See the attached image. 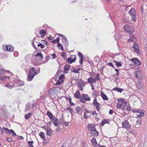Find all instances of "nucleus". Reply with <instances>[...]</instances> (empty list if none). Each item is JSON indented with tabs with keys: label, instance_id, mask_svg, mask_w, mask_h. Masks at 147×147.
I'll list each match as a JSON object with an SVG mask.
<instances>
[{
	"label": "nucleus",
	"instance_id": "f257e3e1",
	"mask_svg": "<svg viewBox=\"0 0 147 147\" xmlns=\"http://www.w3.org/2000/svg\"><path fill=\"white\" fill-rule=\"evenodd\" d=\"M126 31L129 33L130 34H132L134 32V30L133 28L127 25H125L123 28Z\"/></svg>",
	"mask_w": 147,
	"mask_h": 147
},
{
	"label": "nucleus",
	"instance_id": "f03ea898",
	"mask_svg": "<svg viewBox=\"0 0 147 147\" xmlns=\"http://www.w3.org/2000/svg\"><path fill=\"white\" fill-rule=\"evenodd\" d=\"M77 84L80 90H82V87H84L85 85V82L81 79L77 82Z\"/></svg>",
	"mask_w": 147,
	"mask_h": 147
},
{
	"label": "nucleus",
	"instance_id": "7ed1b4c3",
	"mask_svg": "<svg viewBox=\"0 0 147 147\" xmlns=\"http://www.w3.org/2000/svg\"><path fill=\"white\" fill-rule=\"evenodd\" d=\"M122 127L124 128L127 129H131V125L129 124L128 121L126 120H125L122 123Z\"/></svg>",
	"mask_w": 147,
	"mask_h": 147
},
{
	"label": "nucleus",
	"instance_id": "20e7f679",
	"mask_svg": "<svg viewBox=\"0 0 147 147\" xmlns=\"http://www.w3.org/2000/svg\"><path fill=\"white\" fill-rule=\"evenodd\" d=\"M76 59V56L74 55H71L70 57L68 58L67 60L68 62L70 63H71L75 62Z\"/></svg>",
	"mask_w": 147,
	"mask_h": 147
},
{
	"label": "nucleus",
	"instance_id": "39448f33",
	"mask_svg": "<svg viewBox=\"0 0 147 147\" xmlns=\"http://www.w3.org/2000/svg\"><path fill=\"white\" fill-rule=\"evenodd\" d=\"M130 60L134 63V64L137 65H141L140 61L137 58H133Z\"/></svg>",
	"mask_w": 147,
	"mask_h": 147
},
{
	"label": "nucleus",
	"instance_id": "423d86ee",
	"mask_svg": "<svg viewBox=\"0 0 147 147\" xmlns=\"http://www.w3.org/2000/svg\"><path fill=\"white\" fill-rule=\"evenodd\" d=\"M132 47L134 49V51L135 52L138 54H139L140 53V51L139 50V46H138V45L137 44L136 42L134 43V45L132 46Z\"/></svg>",
	"mask_w": 147,
	"mask_h": 147
},
{
	"label": "nucleus",
	"instance_id": "0eeeda50",
	"mask_svg": "<svg viewBox=\"0 0 147 147\" xmlns=\"http://www.w3.org/2000/svg\"><path fill=\"white\" fill-rule=\"evenodd\" d=\"M14 85L16 84V85L18 86H22L24 85V82L23 81L20 80H15L14 82Z\"/></svg>",
	"mask_w": 147,
	"mask_h": 147
},
{
	"label": "nucleus",
	"instance_id": "6e6552de",
	"mask_svg": "<svg viewBox=\"0 0 147 147\" xmlns=\"http://www.w3.org/2000/svg\"><path fill=\"white\" fill-rule=\"evenodd\" d=\"M144 113L142 110H138L136 112L137 117L138 118H141L144 115Z\"/></svg>",
	"mask_w": 147,
	"mask_h": 147
},
{
	"label": "nucleus",
	"instance_id": "1a4fd4ad",
	"mask_svg": "<svg viewBox=\"0 0 147 147\" xmlns=\"http://www.w3.org/2000/svg\"><path fill=\"white\" fill-rule=\"evenodd\" d=\"M35 56L37 58V60L39 61H41L43 59V55L41 53H38Z\"/></svg>",
	"mask_w": 147,
	"mask_h": 147
},
{
	"label": "nucleus",
	"instance_id": "9d476101",
	"mask_svg": "<svg viewBox=\"0 0 147 147\" xmlns=\"http://www.w3.org/2000/svg\"><path fill=\"white\" fill-rule=\"evenodd\" d=\"M82 98L84 99L85 101H90V98L87 94H83L82 95Z\"/></svg>",
	"mask_w": 147,
	"mask_h": 147
},
{
	"label": "nucleus",
	"instance_id": "9b49d317",
	"mask_svg": "<svg viewBox=\"0 0 147 147\" xmlns=\"http://www.w3.org/2000/svg\"><path fill=\"white\" fill-rule=\"evenodd\" d=\"M90 136L92 137L94 136H97L98 135L99 133L98 131H96V129H95V130H94L93 131L90 132Z\"/></svg>",
	"mask_w": 147,
	"mask_h": 147
},
{
	"label": "nucleus",
	"instance_id": "f8f14e48",
	"mask_svg": "<svg viewBox=\"0 0 147 147\" xmlns=\"http://www.w3.org/2000/svg\"><path fill=\"white\" fill-rule=\"evenodd\" d=\"M52 130L51 128H48L46 130L47 135L49 136H51L52 134Z\"/></svg>",
	"mask_w": 147,
	"mask_h": 147
},
{
	"label": "nucleus",
	"instance_id": "ddd939ff",
	"mask_svg": "<svg viewBox=\"0 0 147 147\" xmlns=\"http://www.w3.org/2000/svg\"><path fill=\"white\" fill-rule=\"evenodd\" d=\"M88 130L91 131V132L93 131L94 130H95L96 129L94 126L93 125L91 124L88 125Z\"/></svg>",
	"mask_w": 147,
	"mask_h": 147
},
{
	"label": "nucleus",
	"instance_id": "4468645a",
	"mask_svg": "<svg viewBox=\"0 0 147 147\" xmlns=\"http://www.w3.org/2000/svg\"><path fill=\"white\" fill-rule=\"evenodd\" d=\"M78 55L79 57H80L79 63L80 64H82L83 63V61L84 60V58L83 56V55L80 52H78Z\"/></svg>",
	"mask_w": 147,
	"mask_h": 147
},
{
	"label": "nucleus",
	"instance_id": "2eb2a0df",
	"mask_svg": "<svg viewBox=\"0 0 147 147\" xmlns=\"http://www.w3.org/2000/svg\"><path fill=\"white\" fill-rule=\"evenodd\" d=\"M129 13L130 16L136 14V13L134 9L131 8L129 11Z\"/></svg>",
	"mask_w": 147,
	"mask_h": 147
},
{
	"label": "nucleus",
	"instance_id": "dca6fc26",
	"mask_svg": "<svg viewBox=\"0 0 147 147\" xmlns=\"http://www.w3.org/2000/svg\"><path fill=\"white\" fill-rule=\"evenodd\" d=\"M3 129H4V131L7 134H12L13 132V131L12 129L9 130L7 128H6L5 127H3Z\"/></svg>",
	"mask_w": 147,
	"mask_h": 147
},
{
	"label": "nucleus",
	"instance_id": "f3484780",
	"mask_svg": "<svg viewBox=\"0 0 147 147\" xmlns=\"http://www.w3.org/2000/svg\"><path fill=\"white\" fill-rule=\"evenodd\" d=\"M91 142L92 145L95 147H96L98 146V144L96 141V139L94 138H93L91 140Z\"/></svg>",
	"mask_w": 147,
	"mask_h": 147
},
{
	"label": "nucleus",
	"instance_id": "a211bd4d",
	"mask_svg": "<svg viewBox=\"0 0 147 147\" xmlns=\"http://www.w3.org/2000/svg\"><path fill=\"white\" fill-rule=\"evenodd\" d=\"M30 74L28 75V77L27 78V80L29 81H31L33 78L34 76L35 75V74L30 73Z\"/></svg>",
	"mask_w": 147,
	"mask_h": 147
},
{
	"label": "nucleus",
	"instance_id": "6ab92c4d",
	"mask_svg": "<svg viewBox=\"0 0 147 147\" xmlns=\"http://www.w3.org/2000/svg\"><path fill=\"white\" fill-rule=\"evenodd\" d=\"M70 68V67L68 65H66L64 67V72L65 73H67L69 69Z\"/></svg>",
	"mask_w": 147,
	"mask_h": 147
},
{
	"label": "nucleus",
	"instance_id": "aec40b11",
	"mask_svg": "<svg viewBox=\"0 0 147 147\" xmlns=\"http://www.w3.org/2000/svg\"><path fill=\"white\" fill-rule=\"evenodd\" d=\"M74 96L76 98L80 99L81 96L79 90H78L75 93Z\"/></svg>",
	"mask_w": 147,
	"mask_h": 147
},
{
	"label": "nucleus",
	"instance_id": "412c9836",
	"mask_svg": "<svg viewBox=\"0 0 147 147\" xmlns=\"http://www.w3.org/2000/svg\"><path fill=\"white\" fill-rule=\"evenodd\" d=\"M7 51L12 52L14 50V48L12 46L9 45H7Z\"/></svg>",
	"mask_w": 147,
	"mask_h": 147
},
{
	"label": "nucleus",
	"instance_id": "4be33fe9",
	"mask_svg": "<svg viewBox=\"0 0 147 147\" xmlns=\"http://www.w3.org/2000/svg\"><path fill=\"white\" fill-rule=\"evenodd\" d=\"M101 96L104 100H108V98L107 96L105 94H104L103 92H101Z\"/></svg>",
	"mask_w": 147,
	"mask_h": 147
},
{
	"label": "nucleus",
	"instance_id": "5701e85b",
	"mask_svg": "<svg viewBox=\"0 0 147 147\" xmlns=\"http://www.w3.org/2000/svg\"><path fill=\"white\" fill-rule=\"evenodd\" d=\"M39 34L41 35V37H43L45 36L46 34V31L44 30H42L39 31Z\"/></svg>",
	"mask_w": 147,
	"mask_h": 147
},
{
	"label": "nucleus",
	"instance_id": "b1692460",
	"mask_svg": "<svg viewBox=\"0 0 147 147\" xmlns=\"http://www.w3.org/2000/svg\"><path fill=\"white\" fill-rule=\"evenodd\" d=\"M40 134L39 135L40 138L44 140H46L45 137V133L42 132H40Z\"/></svg>",
	"mask_w": 147,
	"mask_h": 147
},
{
	"label": "nucleus",
	"instance_id": "393cba45",
	"mask_svg": "<svg viewBox=\"0 0 147 147\" xmlns=\"http://www.w3.org/2000/svg\"><path fill=\"white\" fill-rule=\"evenodd\" d=\"M76 112L78 114L81 115L82 113V109L80 107H77L76 108Z\"/></svg>",
	"mask_w": 147,
	"mask_h": 147
},
{
	"label": "nucleus",
	"instance_id": "a878e982",
	"mask_svg": "<svg viewBox=\"0 0 147 147\" xmlns=\"http://www.w3.org/2000/svg\"><path fill=\"white\" fill-rule=\"evenodd\" d=\"M33 141H29L28 142V145L29 147H34L33 145L34 143Z\"/></svg>",
	"mask_w": 147,
	"mask_h": 147
},
{
	"label": "nucleus",
	"instance_id": "bb28decb",
	"mask_svg": "<svg viewBox=\"0 0 147 147\" xmlns=\"http://www.w3.org/2000/svg\"><path fill=\"white\" fill-rule=\"evenodd\" d=\"M122 20L124 23H127L130 22V21H129L127 20V17L124 16Z\"/></svg>",
	"mask_w": 147,
	"mask_h": 147
},
{
	"label": "nucleus",
	"instance_id": "cd10ccee",
	"mask_svg": "<svg viewBox=\"0 0 147 147\" xmlns=\"http://www.w3.org/2000/svg\"><path fill=\"white\" fill-rule=\"evenodd\" d=\"M115 91H117L118 92H122V91L123 90V89L119 88H115L113 89Z\"/></svg>",
	"mask_w": 147,
	"mask_h": 147
},
{
	"label": "nucleus",
	"instance_id": "c85d7f7f",
	"mask_svg": "<svg viewBox=\"0 0 147 147\" xmlns=\"http://www.w3.org/2000/svg\"><path fill=\"white\" fill-rule=\"evenodd\" d=\"M66 100H69V103L70 104V105L71 106H74V104L73 102H72L71 101V98L70 97V98H68L67 97L66 98Z\"/></svg>",
	"mask_w": 147,
	"mask_h": 147
},
{
	"label": "nucleus",
	"instance_id": "c756f323",
	"mask_svg": "<svg viewBox=\"0 0 147 147\" xmlns=\"http://www.w3.org/2000/svg\"><path fill=\"white\" fill-rule=\"evenodd\" d=\"M32 115V114L31 113H29L28 114H26L24 116L25 119H28Z\"/></svg>",
	"mask_w": 147,
	"mask_h": 147
},
{
	"label": "nucleus",
	"instance_id": "7c9ffc66",
	"mask_svg": "<svg viewBox=\"0 0 147 147\" xmlns=\"http://www.w3.org/2000/svg\"><path fill=\"white\" fill-rule=\"evenodd\" d=\"M30 73H32V74H35L36 75V71L34 68H32L30 71Z\"/></svg>",
	"mask_w": 147,
	"mask_h": 147
},
{
	"label": "nucleus",
	"instance_id": "2f4dec72",
	"mask_svg": "<svg viewBox=\"0 0 147 147\" xmlns=\"http://www.w3.org/2000/svg\"><path fill=\"white\" fill-rule=\"evenodd\" d=\"M114 62L116 63L115 65L117 67L121 66L122 65V64L121 62H117L116 61H114Z\"/></svg>",
	"mask_w": 147,
	"mask_h": 147
},
{
	"label": "nucleus",
	"instance_id": "473e14b6",
	"mask_svg": "<svg viewBox=\"0 0 147 147\" xmlns=\"http://www.w3.org/2000/svg\"><path fill=\"white\" fill-rule=\"evenodd\" d=\"M131 16V19L133 21H136V20L137 18L136 14L132 15Z\"/></svg>",
	"mask_w": 147,
	"mask_h": 147
},
{
	"label": "nucleus",
	"instance_id": "72a5a7b5",
	"mask_svg": "<svg viewBox=\"0 0 147 147\" xmlns=\"http://www.w3.org/2000/svg\"><path fill=\"white\" fill-rule=\"evenodd\" d=\"M60 38L58 37L56 39L53 40L51 42L53 44H55L57 42H59V40Z\"/></svg>",
	"mask_w": 147,
	"mask_h": 147
},
{
	"label": "nucleus",
	"instance_id": "f704fd0d",
	"mask_svg": "<svg viewBox=\"0 0 147 147\" xmlns=\"http://www.w3.org/2000/svg\"><path fill=\"white\" fill-rule=\"evenodd\" d=\"M58 119H57L53 122V123L55 126H57L58 125Z\"/></svg>",
	"mask_w": 147,
	"mask_h": 147
},
{
	"label": "nucleus",
	"instance_id": "c9c22d12",
	"mask_svg": "<svg viewBox=\"0 0 147 147\" xmlns=\"http://www.w3.org/2000/svg\"><path fill=\"white\" fill-rule=\"evenodd\" d=\"M47 116L49 117V118L52 117V116H54L53 114H52V113H51V112L49 111L47 112Z\"/></svg>",
	"mask_w": 147,
	"mask_h": 147
},
{
	"label": "nucleus",
	"instance_id": "e433bc0d",
	"mask_svg": "<svg viewBox=\"0 0 147 147\" xmlns=\"http://www.w3.org/2000/svg\"><path fill=\"white\" fill-rule=\"evenodd\" d=\"M92 78H92V77H90L89 78H88V82L90 84L93 83V82H92L93 81L92 80Z\"/></svg>",
	"mask_w": 147,
	"mask_h": 147
},
{
	"label": "nucleus",
	"instance_id": "4c0bfd02",
	"mask_svg": "<svg viewBox=\"0 0 147 147\" xmlns=\"http://www.w3.org/2000/svg\"><path fill=\"white\" fill-rule=\"evenodd\" d=\"M109 123V122L108 121V120L104 119L101 122V124L103 126L105 124L107 123Z\"/></svg>",
	"mask_w": 147,
	"mask_h": 147
},
{
	"label": "nucleus",
	"instance_id": "58836bf2",
	"mask_svg": "<svg viewBox=\"0 0 147 147\" xmlns=\"http://www.w3.org/2000/svg\"><path fill=\"white\" fill-rule=\"evenodd\" d=\"M142 83L139 82L138 84H137V87L139 89H141L142 87Z\"/></svg>",
	"mask_w": 147,
	"mask_h": 147
},
{
	"label": "nucleus",
	"instance_id": "ea45409f",
	"mask_svg": "<svg viewBox=\"0 0 147 147\" xmlns=\"http://www.w3.org/2000/svg\"><path fill=\"white\" fill-rule=\"evenodd\" d=\"M9 78V77L6 76V77H3L2 76H0V80L1 81H3L5 80V78Z\"/></svg>",
	"mask_w": 147,
	"mask_h": 147
},
{
	"label": "nucleus",
	"instance_id": "a19ab883",
	"mask_svg": "<svg viewBox=\"0 0 147 147\" xmlns=\"http://www.w3.org/2000/svg\"><path fill=\"white\" fill-rule=\"evenodd\" d=\"M116 107L118 109L121 108L122 107V104L119 103H117L116 105Z\"/></svg>",
	"mask_w": 147,
	"mask_h": 147
},
{
	"label": "nucleus",
	"instance_id": "79ce46f5",
	"mask_svg": "<svg viewBox=\"0 0 147 147\" xmlns=\"http://www.w3.org/2000/svg\"><path fill=\"white\" fill-rule=\"evenodd\" d=\"M5 70L3 69H0V74H1V75H3L4 74Z\"/></svg>",
	"mask_w": 147,
	"mask_h": 147
},
{
	"label": "nucleus",
	"instance_id": "37998d69",
	"mask_svg": "<svg viewBox=\"0 0 147 147\" xmlns=\"http://www.w3.org/2000/svg\"><path fill=\"white\" fill-rule=\"evenodd\" d=\"M125 101V100L124 99H122L121 98H119L117 100V101L119 102H123Z\"/></svg>",
	"mask_w": 147,
	"mask_h": 147
},
{
	"label": "nucleus",
	"instance_id": "c03bdc74",
	"mask_svg": "<svg viewBox=\"0 0 147 147\" xmlns=\"http://www.w3.org/2000/svg\"><path fill=\"white\" fill-rule=\"evenodd\" d=\"M140 73V72L138 71H136L134 74V75L136 77L138 78V74Z\"/></svg>",
	"mask_w": 147,
	"mask_h": 147
},
{
	"label": "nucleus",
	"instance_id": "a18cd8bd",
	"mask_svg": "<svg viewBox=\"0 0 147 147\" xmlns=\"http://www.w3.org/2000/svg\"><path fill=\"white\" fill-rule=\"evenodd\" d=\"M72 72L76 73H79V70L78 69L75 68L74 69V70H72Z\"/></svg>",
	"mask_w": 147,
	"mask_h": 147
},
{
	"label": "nucleus",
	"instance_id": "49530a36",
	"mask_svg": "<svg viewBox=\"0 0 147 147\" xmlns=\"http://www.w3.org/2000/svg\"><path fill=\"white\" fill-rule=\"evenodd\" d=\"M100 75L99 74H97L96 75V77L95 78H96L97 80H100Z\"/></svg>",
	"mask_w": 147,
	"mask_h": 147
},
{
	"label": "nucleus",
	"instance_id": "de8ad7c7",
	"mask_svg": "<svg viewBox=\"0 0 147 147\" xmlns=\"http://www.w3.org/2000/svg\"><path fill=\"white\" fill-rule=\"evenodd\" d=\"M51 121H54L57 118L54 116H52V117L49 118Z\"/></svg>",
	"mask_w": 147,
	"mask_h": 147
},
{
	"label": "nucleus",
	"instance_id": "09e8293b",
	"mask_svg": "<svg viewBox=\"0 0 147 147\" xmlns=\"http://www.w3.org/2000/svg\"><path fill=\"white\" fill-rule=\"evenodd\" d=\"M80 102H82V103H83L84 104L85 103V101H84V99L83 98H82V97H80Z\"/></svg>",
	"mask_w": 147,
	"mask_h": 147
},
{
	"label": "nucleus",
	"instance_id": "8fccbe9b",
	"mask_svg": "<svg viewBox=\"0 0 147 147\" xmlns=\"http://www.w3.org/2000/svg\"><path fill=\"white\" fill-rule=\"evenodd\" d=\"M3 131H4L3 127L2 128L0 126V134H3Z\"/></svg>",
	"mask_w": 147,
	"mask_h": 147
},
{
	"label": "nucleus",
	"instance_id": "3c124183",
	"mask_svg": "<svg viewBox=\"0 0 147 147\" xmlns=\"http://www.w3.org/2000/svg\"><path fill=\"white\" fill-rule=\"evenodd\" d=\"M127 105V103L126 101H124L122 103V106L123 105V106L124 107H126Z\"/></svg>",
	"mask_w": 147,
	"mask_h": 147
},
{
	"label": "nucleus",
	"instance_id": "603ef678",
	"mask_svg": "<svg viewBox=\"0 0 147 147\" xmlns=\"http://www.w3.org/2000/svg\"><path fill=\"white\" fill-rule=\"evenodd\" d=\"M98 102H97L96 98L94 100V101L93 102V104L94 105H95L96 104H97Z\"/></svg>",
	"mask_w": 147,
	"mask_h": 147
},
{
	"label": "nucleus",
	"instance_id": "864d4df0",
	"mask_svg": "<svg viewBox=\"0 0 147 147\" xmlns=\"http://www.w3.org/2000/svg\"><path fill=\"white\" fill-rule=\"evenodd\" d=\"M66 110H67L69 111H70V113H72L73 110L70 107H68L67 108Z\"/></svg>",
	"mask_w": 147,
	"mask_h": 147
},
{
	"label": "nucleus",
	"instance_id": "5fc2aeb1",
	"mask_svg": "<svg viewBox=\"0 0 147 147\" xmlns=\"http://www.w3.org/2000/svg\"><path fill=\"white\" fill-rule=\"evenodd\" d=\"M32 45L36 51L38 50V49L36 47V46L34 45V41H33L32 43Z\"/></svg>",
	"mask_w": 147,
	"mask_h": 147
},
{
	"label": "nucleus",
	"instance_id": "6e6d98bb",
	"mask_svg": "<svg viewBox=\"0 0 147 147\" xmlns=\"http://www.w3.org/2000/svg\"><path fill=\"white\" fill-rule=\"evenodd\" d=\"M61 70L60 69H59L58 70L57 73H56V75L57 76H58L60 74H61Z\"/></svg>",
	"mask_w": 147,
	"mask_h": 147
},
{
	"label": "nucleus",
	"instance_id": "4d7b16f0",
	"mask_svg": "<svg viewBox=\"0 0 147 147\" xmlns=\"http://www.w3.org/2000/svg\"><path fill=\"white\" fill-rule=\"evenodd\" d=\"M3 49L4 50V51H7V45H6V46H3Z\"/></svg>",
	"mask_w": 147,
	"mask_h": 147
},
{
	"label": "nucleus",
	"instance_id": "13d9d810",
	"mask_svg": "<svg viewBox=\"0 0 147 147\" xmlns=\"http://www.w3.org/2000/svg\"><path fill=\"white\" fill-rule=\"evenodd\" d=\"M52 59H54L56 58L57 56L55 53H53L52 55Z\"/></svg>",
	"mask_w": 147,
	"mask_h": 147
},
{
	"label": "nucleus",
	"instance_id": "bf43d9fd",
	"mask_svg": "<svg viewBox=\"0 0 147 147\" xmlns=\"http://www.w3.org/2000/svg\"><path fill=\"white\" fill-rule=\"evenodd\" d=\"M64 76L63 75H61L59 78V80H61L62 79L64 78Z\"/></svg>",
	"mask_w": 147,
	"mask_h": 147
},
{
	"label": "nucleus",
	"instance_id": "052dcab7",
	"mask_svg": "<svg viewBox=\"0 0 147 147\" xmlns=\"http://www.w3.org/2000/svg\"><path fill=\"white\" fill-rule=\"evenodd\" d=\"M41 127L43 128V129H45V130H47V128H48V127H47L46 125H44L43 126H42Z\"/></svg>",
	"mask_w": 147,
	"mask_h": 147
},
{
	"label": "nucleus",
	"instance_id": "680f3d73",
	"mask_svg": "<svg viewBox=\"0 0 147 147\" xmlns=\"http://www.w3.org/2000/svg\"><path fill=\"white\" fill-rule=\"evenodd\" d=\"M63 124L65 126H67L69 125V123L68 122H63Z\"/></svg>",
	"mask_w": 147,
	"mask_h": 147
},
{
	"label": "nucleus",
	"instance_id": "e2e57ef3",
	"mask_svg": "<svg viewBox=\"0 0 147 147\" xmlns=\"http://www.w3.org/2000/svg\"><path fill=\"white\" fill-rule=\"evenodd\" d=\"M100 105V104L99 103H98L97 104H96L95 105H94L95 106L96 108H97V109L98 107H100L99 106Z\"/></svg>",
	"mask_w": 147,
	"mask_h": 147
},
{
	"label": "nucleus",
	"instance_id": "0e129e2a",
	"mask_svg": "<svg viewBox=\"0 0 147 147\" xmlns=\"http://www.w3.org/2000/svg\"><path fill=\"white\" fill-rule=\"evenodd\" d=\"M115 71L117 72L116 73V75L118 76H119V70L116 69H115Z\"/></svg>",
	"mask_w": 147,
	"mask_h": 147
},
{
	"label": "nucleus",
	"instance_id": "69168bd1",
	"mask_svg": "<svg viewBox=\"0 0 147 147\" xmlns=\"http://www.w3.org/2000/svg\"><path fill=\"white\" fill-rule=\"evenodd\" d=\"M12 139L10 138H8L7 139V141L9 142H11L12 141Z\"/></svg>",
	"mask_w": 147,
	"mask_h": 147
},
{
	"label": "nucleus",
	"instance_id": "338daca9",
	"mask_svg": "<svg viewBox=\"0 0 147 147\" xmlns=\"http://www.w3.org/2000/svg\"><path fill=\"white\" fill-rule=\"evenodd\" d=\"M66 56V53L65 52H63L62 54H61V56L63 57H65Z\"/></svg>",
	"mask_w": 147,
	"mask_h": 147
},
{
	"label": "nucleus",
	"instance_id": "774afa93",
	"mask_svg": "<svg viewBox=\"0 0 147 147\" xmlns=\"http://www.w3.org/2000/svg\"><path fill=\"white\" fill-rule=\"evenodd\" d=\"M109 113L110 114L112 115L114 113V112L113 110L110 109Z\"/></svg>",
	"mask_w": 147,
	"mask_h": 147
}]
</instances>
